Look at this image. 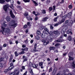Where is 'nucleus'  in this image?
I'll list each match as a JSON object with an SVG mask.
<instances>
[{
	"instance_id": "09e8293b",
	"label": "nucleus",
	"mask_w": 75,
	"mask_h": 75,
	"mask_svg": "<svg viewBox=\"0 0 75 75\" xmlns=\"http://www.w3.org/2000/svg\"><path fill=\"white\" fill-rule=\"evenodd\" d=\"M10 65L11 67H14V66H13V63H11L10 64Z\"/></svg>"
},
{
	"instance_id": "6ab92c4d",
	"label": "nucleus",
	"mask_w": 75,
	"mask_h": 75,
	"mask_svg": "<svg viewBox=\"0 0 75 75\" xmlns=\"http://www.w3.org/2000/svg\"><path fill=\"white\" fill-rule=\"evenodd\" d=\"M58 17H59V16H57L54 19V22H56V21H57V19H58Z\"/></svg>"
},
{
	"instance_id": "2f4dec72",
	"label": "nucleus",
	"mask_w": 75,
	"mask_h": 75,
	"mask_svg": "<svg viewBox=\"0 0 75 75\" xmlns=\"http://www.w3.org/2000/svg\"><path fill=\"white\" fill-rule=\"evenodd\" d=\"M33 2L35 4V6H37V5H38V4H37V3L35 1H33Z\"/></svg>"
},
{
	"instance_id": "c9c22d12",
	"label": "nucleus",
	"mask_w": 75,
	"mask_h": 75,
	"mask_svg": "<svg viewBox=\"0 0 75 75\" xmlns=\"http://www.w3.org/2000/svg\"><path fill=\"white\" fill-rule=\"evenodd\" d=\"M36 40H40V37L39 36H37L35 38Z\"/></svg>"
},
{
	"instance_id": "4d7b16f0",
	"label": "nucleus",
	"mask_w": 75,
	"mask_h": 75,
	"mask_svg": "<svg viewBox=\"0 0 75 75\" xmlns=\"http://www.w3.org/2000/svg\"><path fill=\"white\" fill-rule=\"evenodd\" d=\"M20 72V71H18L17 73L16 74V75H18L19 74V73Z\"/></svg>"
},
{
	"instance_id": "13d9d810",
	"label": "nucleus",
	"mask_w": 75,
	"mask_h": 75,
	"mask_svg": "<svg viewBox=\"0 0 75 75\" xmlns=\"http://www.w3.org/2000/svg\"><path fill=\"white\" fill-rule=\"evenodd\" d=\"M69 8H72V6L71 5H70L69 6Z\"/></svg>"
},
{
	"instance_id": "1a4fd4ad",
	"label": "nucleus",
	"mask_w": 75,
	"mask_h": 75,
	"mask_svg": "<svg viewBox=\"0 0 75 75\" xmlns=\"http://www.w3.org/2000/svg\"><path fill=\"white\" fill-rule=\"evenodd\" d=\"M48 17H45V18H43L42 19V21H43V22H45V21H47V19H48Z\"/></svg>"
},
{
	"instance_id": "a878e982",
	"label": "nucleus",
	"mask_w": 75,
	"mask_h": 75,
	"mask_svg": "<svg viewBox=\"0 0 75 75\" xmlns=\"http://www.w3.org/2000/svg\"><path fill=\"white\" fill-rule=\"evenodd\" d=\"M24 42L26 44H27L28 42V39H27L26 40H24Z\"/></svg>"
},
{
	"instance_id": "2eb2a0df",
	"label": "nucleus",
	"mask_w": 75,
	"mask_h": 75,
	"mask_svg": "<svg viewBox=\"0 0 75 75\" xmlns=\"http://www.w3.org/2000/svg\"><path fill=\"white\" fill-rule=\"evenodd\" d=\"M13 56L12 55H11L10 56V58L9 60L10 62H11L12 61V59H13Z\"/></svg>"
},
{
	"instance_id": "de8ad7c7",
	"label": "nucleus",
	"mask_w": 75,
	"mask_h": 75,
	"mask_svg": "<svg viewBox=\"0 0 75 75\" xmlns=\"http://www.w3.org/2000/svg\"><path fill=\"white\" fill-rule=\"evenodd\" d=\"M10 2L11 4H13V3H14V1H13V0H11Z\"/></svg>"
},
{
	"instance_id": "9d476101",
	"label": "nucleus",
	"mask_w": 75,
	"mask_h": 75,
	"mask_svg": "<svg viewBox=\"0 0 75 75\" xmlns=\"http://www.w3.org/2000/svg\"><path fill=\"white\" fill-rule=\"evenodd\" d=\"M34 47L33 52H37V50H36V48H37V44H35L34 45Z\"/></svg>"
},
{
	"instance_id": "393cba45",
	"label": "nucleus",
	"mask_w": 75,
	"mask_h": 75,
	"mask_svg": "<svg viewBox=\"0 0 75 75\" xmlns=\"http://www.w3.org/2000/svg\"><path fill=\"white\" fill-rule=\"evenodd\" d=\"M24 16L25 17H27V16H28V13L27 12L24 14Z\"/></svg>"
},
{
	"instance_id": "c85d7f7f",
	"label": "nucleus",
	"mask_w": 75,
	"mask_h": 75,
	"mask_svg": "<svg viewBox=\"0 0 75 75\" xmlns=\"http://www.w3.org/2000/svg\"><path fill=\"white\" fill-rule=\"evenodd\" d=\"M42 11L43 14H45V13H46V12L45 10H42Z\"/></svg>"
},
{
	"instance_id": "79ce46f5",
	"label": "nucleus",
	"mask_w": 75,
	"mask_h": 75,
	"mask_svg": "<svg viewBox=\"0 0 75 75\" xmlns=\"http://www.w3.org/2000/svg\"><path fill=\"white\" fill-rule=\"evenodd\" d=\"M42 41L43 42H46V40L44 39H43L42 40Z\"/></svg>"
},
{
	"instance_id": "bb28decb",
	"label": "nucleus",
	"mask_w": 75,
	"mask_h": 75,
	"mask_svg": "<svg viewBox=\"0 0 75 75\" xmlns=\"http://www.w3.org/2000/svg\"><path fill=\"white\" fill-rule=\"evenodd\" d=\"M15 54L16 57H17L18 55V54L17 53V51H16L15 52Z\"/></svg>"
},
{
	"instance_id": "412c9836",
	"label": "nucleus",
	"mask_w": 75,
	"mask_h": 75,
	"mask_svg": "<svg viewBox=\"0 0 75 75\" xmlns=\"http://www.w3.org/2000/svg\"><path fill=\"white\" fill-rule=\"evenodd\" d=\"M4 3H5V1L4 0H0V3L3 4Z\"/></svg>"
},
{
	"instance_id": "4c0bfd02",
	"label": "nucleus",
	"mask_w": 75,
	"mask_h": 75,
	"mask_svg": "<svg viewBox=\"0 0 75 75\" xmlns=\"http://www.w3.org/2000/svg\"><path fill=\"white\" fill-rule=\"evenodd\" d=\"M15 74H16L15 72H13L11 73V74H10L9 75H15Z\"/></svg>"
},
{
	"instance_id": "5701e85b",
	"label": "nucleus",
	"mask_w": 75,
	"mask_h": 75,
	"mask_svg": "<svg viewBox=\"0 0 75 75\" xmlns=\"http://www.w3.org/2000/svg\"><path fill=\"white\" fill-rule=\"evenodd\" d=\"M71 65L73 68H75V64L74 63V62H72Z\"/></svg>"
},
{
	"instance_id": "37998d69",
	"label": "nucleus",
	"mask_w": 75,
	"mask_h": 75,
	"mask_svg": "<svg viewBox=\"0 0 75 75\" xmlns=\"http://www.w3.org/2000/svg\"><path fill=\"white\" fill-rule=\"evenodd\" d=\"M49 11H52V10L53 8H52L50 7L49 8Z\"/></svg>"
},
{
	"instance_id": "603ef678",
	"label": "nucleus",
	"mask_w": 75,
	"mask_h": 75,
	"mask_svg": "<svg viewBox=\"0 0 75 75\" xmlns=\"http://www.w3.org/2000/svg\"><path fill=\"white\" fill-rule=\"evenodd\" d=\"M25 51H28V47H26L25 48Z\"/></svg>"
},
{
	"instance_id": "e433bc0d",
	"label": "nucleus",
	"mask_w": 75,
	"mask_h": 75,
	"mask_svg": "<svg viewBox=\"0 0 75 75\" xmlns=\"http://www.w3.org/2000/svg\"><path fill=\"white\" fill-rule=\"evenodd\" d=\"M27 61V57H26L23 60V62H25V61Z\"/></svg>"
},
{
	"instance_id": "cd10ccee",
	"label": "nucleus",
	"mask_w": 75,
	"mask_h": 75,
	"mask_svg": "<svg viewBox=\"0 0 75 75\" xmlns=\"http://www.w3.org/2000/svg\"><path fill=\"white\" fill-rule=\"evenodd\" d=\"M60 45H61V44L59 43H57L56 44L55 46V47H58V46H60Z\"/></svg>"
},
{
	"instance_id": "f257e3e1",
	"label": "nucleus",
	"mask_w": 75,
	"mask_h": 75,
	"mask_svg": "<svg viewBox=\"0 0 75 75\" xmlns=\"http://www.w3.org/2000/svg\"><path fill=\"white\" fill-rule=\"evenodd\" d=\"M2 29L3 30V31L4 32V33H10V29L8 28H5L3 27V26L1 27Z\"/></svg>"
},
{
	"instance_id": "e2e57ef3",
	"label": "nucleus",
	"mask_w": 75,
	"mask_h": 75,
	"mask_svg": "<svg viewBox=\"0 0 75 75\" xmlns=\"http://www.w3.org/2000/svg\"><path fill=\"white\" fill-rule=\"evenodd\" d=\"M50 0H47V3H50Z\"/></svg>"
},
{
	"instance_id": "a19ab883",
	"label": "nucleus",
	"mask_w": 75,
	"mask_h": 75,
	"mask_svg": "<svg viewBox=\"0 0 75 75\" xmlns=\"http://www.w3.org/2000/svg\"><path fill=\"white\" fill-rule=\"evenodd\" d=\"M41 36L42 38H44V37H45V35H43V34L42 33L41 35Z\"/></svg>"
},
{
	"instance_id": "3c124183",
	"label": "nucleus",
	"mask_w": 75,
	"mask_h": 75,
	"mask_svg": "<svg viewBox=\"0 0 75 75\" xmlns=\"http://www.w3.org/2000/svg\"><path fill=\"white\" fill-rule=\"evenodd\" d=\"M58 25H59V23H57L55 24L54 25V26H55V27H57V26H58Z\"/></svg>"
},
{
	"instance_id": "b1692460",
	"label": "nucleus",
	"mask_w": 75,
	"mask_h": 75,
	"mask_svg": "<svg viewBox=\"0 0 75 75\" xmlns=\"http://www.w3.org/2000/svg\"><path fill=\"white\" fill-rule=\"evenodd\" d=\"M39 66H42L43 65V62H40L39 63Z\"/></svg>"
},
{
	"instance_id": "338daca9",
	"label": "nucleus",
	"mask_w": 75,
	"mask_h": 75,
	"mask_svg": "<svg viewBox=\"0 0 75 75\" xmlns=\"http://www.w3.org/2000/svg\"><path fill=\"white\" fill-rule=\"evenodd\" d=\"M27 73V71H26L23 74V75H26Z\"/></svg>"
},
{
	"instance_id": "ddd939ff",
	"label": "nucleus",
	"mask_w": 75,
	"mask_h": 75,
	"mask_svg": "<svg viewBox=\"0 0 75 75\" xmlns=\"http://www.w3.org/2000/svg\"><path fill=\"white\" fill-rule=\"evenodd\" d=\"M69 33H71V34L72 35V32H71V29H69L67 32V34H68Z\"/></svg>"
},
{
	"instance_id": "a211bd4d",
	"label": "nucleus",
	"mask_w": 75,
	"mask_h": 75,
	"mask_svg": "<svg viewBox=\"0 0 75 75\" xmlns=\"http://www.w3.org/2000/svg\"><path fill=\"white\" fill-rule=\"evenodd\" d=\"M69 61H71V60H73L74 59V58L70 56H69Z\"/></svg>"
},
{
	"instance_id": "8fccbe9b",
	"label": "nucleus",
	"mask_w": 75,
	"mask_h": 75,
	"mask_svg": "<svg viewBox=\"0 0 75 75\" xmlns=\"http://www.w3.org/2000/svg\"><path fill=\"white\" fill-rule=\"evenodd\" d=\"M11 16L13 18H14L15 17V16H14V15H13V14L11 15Z\"/></svg>"
},
{
	"instance_id": "7c9ffc66",
	"label": "nucleus",
	"mask_w": 75,
	"mask_h": 75,
	"mask_svg": "<svg viewBox=\"0 0 75 75\" xmlns=\"http://www.w3.org/2000/svg\"><path fill=\"white\" fill-rule=\"evenodd\" d=\"M25 54V52L24 51H22L19 53V54Z\"/></svg>"
},
{
	"instance_id": "f704fd0d",
	"label": "nucleus",
	"mask_w": 75,
	"mask_h": 75,
	"mask_svg": "<svg viewBox=\"0 0 75 75\" xmlns=\"http://www.w3.org/2000/svg\"><path fill=\"white\" fill-rule=\"evenodd\" d=\"M9 71V70L8 69H6L5 70L4 72H8Z\"/></svg>"
},
{
	"instance_id": "473e14b6",
	"label": "nucleus",
	"mask_w": 75,
	"mask_h": 75,
	"mask_svg": "<svg viewBox=\"0 0 75 75\" xmlns=\"http://www.w3.org/2000/svg\"><path fill=\"white\" fill-rule=\"evenodd\" d=\"M33 2L35 4V6H37V5H38V4H37V3L35 1H33Z\"/></svg>"
},
{
	"instance_id": "58836bf2",
	"label": "nucleus",
	"mask_w": 75,
	"mask_h": 75,
	"mask_svg": "<svg viewBox=\"0 0 75 75\" xmlns=\"http://www.w3.org/2000/svg\"><path fill=\"white\" fill-rule=\"evenodd\" d=\"M18 70V68H16L14 70V72H15V73H16V72H17V71Z\"/></svg>"
},
{
	"instance_id": "4be33fe9",
	"label": "nucleus",
	"mask_w": 75,
	"mask_h": 75,
	"mask_svg": "<svg viewBox=\"0 0 75 75\" xmlns=\"http://www.w3.org/2000/svg\"><path fill=\"white\" fill-rule=\"evenodd\" d=\"M56 41L57 42H62V40L61 39H59L58 40H56Z\"/></svg>"
},
{
	"instance_id": "aec40b11",
	"label": "nucleus",
	"mask_w": 75,
	"mask_h": 75,
	"mask_svg": "<svg viewBox=\"0 0 75 75\" xmlns=\"http://www.w3.org/2000/svg\"><path fill=\"white\" fill-rule=\"evenodd\" d=\"M50 50H52L55 49V47H50L49 48Z\"/></svg>"
},
{
	"instance_id": "4468645a",
	"label": "nucleus",
	"mask_w": 75,
	"mask_h": 75,
	"mask_svg": "<svg viewBox=\"0 0 75 75\" xmlns=\"http://www.w3.org/2000/svg\"><path fill=\"white\" fill-rule=\"evenodd\" d=\"M3 27H7V22H5L2 25Z\"/></svg>"
},
{
	"instance_id": "c03bdc74",
	"label": "nucleus",
	"mask_w": 75,
	"mask_h": 75,
	"mask_svg": "<svg viewBox=\"0 0 75 75\" xmlns=\"http://www.w3.org/2000/svg\"><path fill=\"white\" fill-rule=\"evenodd\" d=\"M59 16L61 18H63V17H64V16H63L62 14H61L59 15Z\"/></svg>"
},
{
	"instance_id": "680f3d73",
	"label": "nucleus",
	"mask_w": 75,
	"mask_h": 75,
	"mask_svg": "<svg viewBox=\"0 0 75 75\" xmlns=\"http://www.w3.org/2000/svg\"><path fill=\"white\" fill-rule=\"evenodd\" d=\"M22 47L23 48H25V47H26V45H22Z\"/></svg>"
},
{
	"instance_id": "20e7f679",
	"label": "nucleus",
	"mask_w": 75,
	"mask_h": 75,
	"mask_svg": "<svg viewBox=\"0 0 75 75\" xmlns=\"http://www.w3.org/2000/svg\"><path fill=\"white\" fill-rule=\"evenodd\" d=\"M60 33H61V31L59 30L54 31V34L56 35H59L60 34Z\"/></svg>"
},
{
	"instance_id": "c756f323",
	"label": "nucleus",
	"mask_w": 75,
	"mask_h": 75,
	"mask_svg": "<svg viewBox=\"0 0 75 75\" xmlns=\"http://www.w3.org/2000/svg\"><path fill=\"white\" fill-rule=\"evenodd\" d=\"M25 2V3H29L30 2V0H23Z\"/></svg>"
},
{
	"instance_id": "7ed1b4c3",
	"label": "nucleus",
	"mask_w": 75,
	"mask_h": 75,
	"mask_svg": "<svg viewBox=\"0 0 75 75\" xmlns=\"http://www.w3.org/2000/svg\"><path fill=\"white\" fill-rule=\"evenodd\" d=\"M44 30L45 31H43V33L46 34H50V33L48 31V29L46 27L44 28Z\"/></svg>"
},
{
	"instance_id": "9b49d317",
	"label": "nucleus",
	"mask_w": 75,
	"mask_h": 75,
	"mask_svg": "<svg viewBox=\"0 0 75 75\" xmlns=\"http://www.w3.org/2000/svg\"><path fill=\"white\" fill-rule=\"evenodd\" d=\"M6 19L8 22H9V21H10V20H11L10 18V16H7L6 18Z\"/></svg>"
},
{
	"instance_id": "f03ea898",
	"label": "nucleus",
	"mask_w": 75,
	"mask_h": 75,
	"mask_svg": "<svg viewBox=\"0 0 75 75\" xmlns=\"http://www.w3.org/2000/svg\"><path fill=\"white\" fill-rule=\"evenodd\" d=\"M11 26H14L13 28H15L17 25V23H15V21L13 20L11 22Z\"/></svg>"
},
{
	"instance_id": "423d86ee",
	"label": "nucleus",
	"mask_w": 75,
	"mask_h": 75,
	"mask_svg": "<svg viewBox=\"0 0 75 75\" xmlns=\"http://www.w3.org/2000/svg\"><path fill=\"white\" fill-rule=\"evenodd\" d=\"M67 15H66L64 16V17H63V18H62V19L61 21V23H64L65 22V19L67 18Z\"/></svg>"
},
{
	"instance_id": "6e6552de",
	"label": "nucleus",
	"mask_w": 75,
	"mask_h": 75,
	"mask_svg": "<svg viewBox=\"0 0 75 75\" xmlns=\"http://www.w3.org/2000/svg\"><path fill=\"white\" fill-rule=\"evenodd\" d=\"M72 14V12H70L67 14V16L69 18L71 17Z\"/></svg>"
},
{
	"instance_id": "0e129e2a",
	"label": "nucleus",
	"mask_w": 75,
	"mask_h": 75,
	"mask_svg": "<svg viewBox=\"0 0 75 75\" xmlns=\"http://www.w3.org/2000/svg\"><path fill=\"white\" fill-rule=\"evenodd\" d=\"M50 29L51 30H52V29H53V28H54L53 27V26H52V25H51L50 26Z\"/></svg>"
},
{
	"instance_id": "864d4df0",
	"label": "nucleus",
	"mask_w": 75,
	"mask_h": 75,
	"mask_svg": "<svg viewBox=\"0 0 75 75\" xmlns=\"http://www.w3.org/2000/svg\"><path fill=\"white\" fill-rule=\"evenodd\" d=\"M2 48L3 47H2V46H1V45H0V51H1V50H2Z\"/></svg>"
},
{
	"instance_id": "39448f33",
	"label": "nucleus",
	"mask_w": 75,
	"mask_h": 75,
	"mask_svg": "<svg viewBox=\"0 0 75 75\" xmlns=\"http://www.w3.org/2000/svg\"><path fill=\"white\" fill-rule=\"evenodd\" d=\"M8 8V4H7L5 5L4 6L3 8L4 10L6 12H7V8Z\"/></svg>"
},
{
	"instance_id": "774afa93",
	"label": "nucleus",
	"mask_w": 75,
	"mask_h": 75,
	"mask_svg": "<svg viewBox=\"0 0 75 75\" xmlns=\"http://www.w3.org/2000/svg\"><path fill=\"white\" fill-rule=\"evenodd\" d=\"M72 72L73 74H75V69Z\"/></svg>"
},
{
	"instance_id": "0eeeda50",
	"label": "nucleus",
	"mask_w": 75,
	"mask_h": 75,
	"mask_svg": "<svg viewBox=\"0 0 75 75\" xmlns=\"http://www.w3.org/2000/svg\"><path fill=\"white\" fill-rule=\"evenodd\" d=\"M67 27L66 26H65V28H63L61 31V33L62 34H65V31H66V30H67Z\"/></svg>"
},
{
	"instance_id": "a18cd8bd",
	"label": "nucleus",
	"mask_w": 75,
	"mask_h": 75,
	"mask_svg": "<svg viewBox=\"0 0 75 75\" xmlns=\"http://www.w3.org/2000/svg\"><path fill=\"white\" fill-rule=\"evenodd\" d=\"M27 28V25H25L23 27V28L25 29Z\"/></svg>"
},
{
	"instance_id": "72a5a7b5",
	"label": "nucleus",
	"mask_w": 75,
	"mask_h": 75,
	"mask_svg": "<svg viewBox=\"0 0 75 75\" xmlns=\"http://www.w3.org/2000/svg\"><path fill=\"white\" fill-rule=\"evenodd\" d=\"M68 39L69 41H71V40H72V38H71V36H69Z\"/></svg>"
},
{
	"instance_id": "dca6fc26",
	"label": "nucleus",
	"mask_w": 75,
	"mask_h": 75,
	"mask_svg": "<svg viewBox=\"0 0 75 75\" xmlns=\"http://www.w3.org/2000/svg\"><path fill=\"white\" fill-rule=\"evenodd\" d=\"M31 66H32L33 68H37V67L36 65L34 64H33L31 63Z\"/></svg>"
},
{
	"instance_id": "49530a36",
	"label": "nucleus",
	"mask_w": 75,
	"mask_h": 75,
	"mask_svg": "<svg viewBox=\"0 0 75 75\" xmlns=\"http://www.w3.org/2000/svg\"><path fill=\"white\" fill-rule=\"evenodd\" d=\"M21 68L23 69V70H24V69H25V66H22L21 67Z\"/></svg>"
},
{
	"instance_id": "5fc2aeb1",
	"label": "nucleus",
	"mask_w": 75,
	"mask_h": 75,
	"mask_svg": "<svg viewBox=\"0 0 75 75\" xmlns=\"http://www.w3.org/2000/svg\"><path fill=\"white\" fill-rule=\"evenodd\" d=\"M3 47H7V44H4L3 45Z\"/></svg>"
},
{
	"instance_id": "6e6d98bb",
	"label": "nucleus",
	"mask_w": 75,
	"mask_h": 75,
	"mask_svg": "<svg viewBox=\"0 0 75 75\" xmlns=\"http://www.w3.org/2000/svg\"><path fill=\"white\" fill-rule=\"evenodd\" d=\"M26 18L28 20H30V16Z\"/></svg>"
},
{
	"instance_id": "f8f14e48",
	"label": "nucleus",
	"mask_w": 75,
	"mask_h": 75,
	"mask_svg": "<svg viewBox=\"0 0 75 75\" xmlns=\"http://www.w3.org/2000/svg\"><path fill=\"white\" fill-rule=\"evenodd\" d=\"M29 72L31 74V75H34V73H33V72L32 69H29Z\"/></svg>"
},
{
	"instance_id": "69168bd1",
	"label": "nucleus",
	"mask_w": 75,
	"mask_h": 75,
	"mask_svg": "<svg viewBox=\"0 0 75 75\" xmlns=\"http://www.w3.org/2000/svg\"><path fill=\"white\" fill-rule=\"evenodd\" d=\"M9 44H13L12 43V41H11V40H10L9 42Z\"/></svg>"
},
{
	"instance_id": "f3484780",
	"label": "nucleus",
	"mask_w": 75,
	"mask_h": 75,
	"mask_svg": "<svg viewBox=\"0 0 75 75\" xmlns=\"http://www.w3.org/2000/svg\"><path fill=\"white\" fill-rule=\"evenodd\" d=\"M14 67V66H10L8 68V69L9 70V71H10V70H12V69Z\"/></svg>"
},
{
	"instance_id": "ea45409f",
	"label": "nucleus",
	"mask_w": 75,
	"mask_h": 75,
	"mask_svg": "<svg viewBox=\"0 0 75 75\" xmlns=\"http://www.w3.org/2000/svg\"><path fill=\"white\" fill-rule=\"evenodd\" d=\"M37 34H39V35H40V34H41V31H37Z\"/></svg>"
},
{
	"instance_id": "bf43d9fd",
	"label": "nucleus",
	"mask_w": 75,
	"mask_h": 75,
	"mask_svg": "<svg viewBox=\"0 0 75 75\" xmlns=\"http://www.w3.org/2000/svg\"><path fill=\"white\" fill-rule=\"evenodd\" d=\"M3 60V58H1L0 59V62H1V61H2Z\"/></svg>"
},
{
	"instance_id": "052dcab7",
	"label": "nucleus",
	"mask_w": 75,
	"mask_h": 75,
	"mask_svg": "<svg viewBox=\"0 0 75 75\" xmlns=\"http://www.w3.org/2000/svg\"><path fill=\"white\" fill-rule=\"evenodd\" d=\"M10 14L11 15H12L13 14V12H12V11H11L10 12Z\"/></svg>"
}]
</instances>
